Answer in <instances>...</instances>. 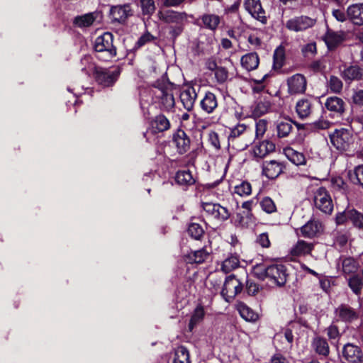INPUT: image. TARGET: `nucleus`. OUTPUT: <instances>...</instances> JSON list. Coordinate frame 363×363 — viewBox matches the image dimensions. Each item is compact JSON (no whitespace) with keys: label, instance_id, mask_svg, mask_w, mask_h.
<instances>
[{"label":"nucleus","instance_id":"nucleus-32","mask_svg":"<svg viewBox=\"0 0 363 363\" xmlns=\"http://www.w3.org/2000/svg\"><path fill=\"white\" fill-rule=\"evenodd\" d=\"M96 18V15L94 13H89L82 16L75 17L74 23L80 28L89 27L93 24Z\"/></svg>","mask_w":363,"mask_h":363},{"label":"nucleus","instance_id":"nucleus-55","mask_svg":"<svg viewBox=\"0 0 363 363\" xmlns=\"http://www.w3.org/2000/svg\"><path fill=\"white\" fill-rule=\"evenodd\" d=\"M234 219L235 225L245 227L247 226L251 221L252 216H245L242 211V213H237Z\"/></svg>","mask_w":363,"mask_h":363},{"label":"nucleus","instance_id":"nucleus-40","mask_svg":"<svg viewBox=\"0 0 363 363\" xmlns=\"http://www.w3.org/2000/svg\"><path fill=\"white\" fill-rule=\"evenodd\" d=\"M361 69L357 66H351L345 69L342 72V77L345 80H358L362 78Z\"/></svg>","mask_w":363,"mask_h":363},{"label":"nucleus","instance_id":"nucleus-29","mask_svg":"<svg viewBox=\"0 0 363 363\" xmlns=\"http://www.w3.org/2000/svg\"><path fill=\"white\" fill-rule=\"evenodd\" d=\"M342 40V35L332 30H328L325 35V42L330 50L335 48Z\"/></svg>","mask_w":363,"mask_h":363},{"label":"nucleus","instance_id":"nucleus-37","mask_svg":"<svg viewBox=\"0 0 363 363\" xmlns=\"http://www.w3.org/2000/svg\"><path fill=\"white\" fill-rule=\"evenodd\" d=\"M81 65L82 71L87 75H90L92 73L96 74V70L99 69L93 62L92 57L89 55H85L82 58Z\"/></svg>","mask_w":363,"mask_h":363},{"label":"nucleus","instance_id":"nucleus-28","mask_svg":"<svg viewBox=\"0 0 363 363\" xmlns=\"http://www.w3.org/2000/svg\"><path fill=\"white\" fill-rule=\"evenodd\" d=\"M341 263L342 269L345 275L354 274L358 269V263L352 257H340L338 266Z\"/></svg>","mask_w":363,"mask_h":363},{"label":"nucleus","instance_id":"nucleus-17","mask_svg":"<svg viewBox=\"0 0 363 363\" xmlns=\"http://www.w3.org/2000/svg\"><path fill=\"white\" fill-rule=\"evenodd\" d=\"M110 14L114 21L124 23L127 18L133 15V12L129 4H124L112 6Z\"/></svg>","mask_w":363,"mask_h":363},{"label":"nucleus","instance_id":"nucleus-11","mask_svg":"<svg viewBox=\"0 0 363 363\" xmlns=\"http://www.w3.org/2000/svg\"><path fill=\"white\" fill-rule=\"evenodd\" d=\"M119 74L120 71L118 69L111 71L99 68L96 70L95 78L97 83L103 87H109L116 82Z\"/></svg>","mask_w":363,"mask_h":363},{"label":"nucleus","instance_id":"nucleus-38","mask_svg":"<svg viewBox=\"0 0 363 363\" xmlns=\"http://www.w3.org/2000/svg\"><path fill=\"white\" fill-rule=\"evenodd\" d=\"M240 264L239 258L237 255H230L222 262L221 269L225 273H228L236 269Z\"/></svg>","mask_w":363,"mask_h":363},{"label":"nucleus","instance_id":"nucleus-50","mask_svg":"<svg viewBox=\"0 0 363 363\" xmlns=\"http://www.w3.org/2000/svg\"><path fill=\"white\" fill-rule=\"evenodd\" d=\"M154 86L160 91H172L177 89L176 84L169 82L164 76L161 79L157 81Z\"/></svg>","mask_w":363,"mask_h":363},{"label":"nucleus","instance_id":"nucleus-22","mask_svg":"<svg viewBox=\"0 0 363 363\" xmlns=\"http://www.w3.org/2000/svg\"><path fill=\"white\" fill-rule=\"evenodd\" d=\"M311 347L318 355L326 357L330 354L328 342L327 340L323 337H315L311 342Z\"/></svg>","mask_w":363,"mask_h":363},{"label":"nucleus","instance_id":"nucleus-51","mask_svg":"<svg viewBox=\"0 0 363 363\" xmlns=\"http://www.w3.org/2000/svg\"><path fill=\"white\" fill-rule=\"evenodd\" d=\"M350 179L353 183L363 186V165L354 168V172L350 174Z\"/></svg>","mask_w":363,"mask_h":363},{"label":"nucleus","instance_id":"nucleus-3","mask_svg":"<svg viewBox=\"0 0 363 363\" xmlns=\"http://www.w3.org/2000/svg\"><path fill=\"white\" fill-rule=\"evenodd\" d=\"M330 142L339 150H346L352 143L351 131L347 128L336 129L330 134Z\"/></svg>","mask_w":363,"mask_h":363},{"label":"nucleus","instance_id":"nucleus-42","mask_svg":"<svg viewBox=\"0 0 363 363\" xmlns=\"http://www.w3.org/2000/svg\"><path fill=\"white\" fill-rule=\"evenodd\" d=\"M252 272L256 278L264 281L267 279L268 266L264 263L257 264L252 267Z\"/></svg>","mask_w":363,"mask_h":363},{"label":"nucleus","instance_id":"nucleus-59","mask_svg":"<svg viewBox=\"0 0 363 363\" xmlns=\"http://www.w3.org/2000/svg\"><path fill=\"white\" fill-rule=\"evenodd\" d=\"M332 184L335 189L345 194L347 189V184L341 177H337L332 179Z\"/></svg>","mask_w":363,"mask_h":363},{"label":"nucleus","instance_id":"nucleus-63","mask_svg":"<svg viewBox=\"0 0 363 363\" xmlns=\"http://www.w3.org/2000/svg\"><path fill=\"white\" fill-rule=\"evenodd\" d=\"M331 91H340L342 87L341 80L336 77H331L329 82Z\"/></svg>","mask_w":363,"mask_h":363},{"label":"nucleus","instance_id":"nucleus-45","mask_svg":"<svg viewBox=\"0 0 363 363\" xmlns=\"http://www.w3.org/2000/svg\"><path fill=\"white\" fill-rule=\"evenodd\" d=\"M285 59L284 50L281 47L277 48L274 53V64L273 68L274 69H280L284 65Z\"/></svg>","mask_w":363,"mask_h":363},{"label":"nucleus","instance_id":"nucleus-53","mask_svg":"<svg viewBox=\"0 0 363 363\" xmlns=\"http://www.w3.org/2000/svg\"><path fill=\"white\" fill-rule=\"evenodd\" d=\"M350 221L355 227L363 230V214L362 213L352 208Z\"/></svg>","mask_w":363,"mask_h":363},{"label":"nucleus","instance_id":"nucleus-64","mask_svg":"<svg viewBox=\"0 0 363 363\" xmlns=\"http://www.w3.org/2000/svg\"><path fill=\"white\" fill-rule=\"evenodd\" d=\"M333 16L339 22H345L348 18L344 11L341 9H334L332 12Z\"/></svg>","mask_w":363,"mask_h":363},{"label":"nucleus","instance_id":"nucleus-7","mask_svg":"<svg viewBox=\"0 0 363 363\" xmlns=\"http://www.w3.org/2000/svg\"><path fill=\"white\" fill-rule=\"evenodd\" d=\"M287 275L284 265L277 264L268 265L267 279L272 284L277 286H284L286 282Z\"/></svg>","mask_w":363,"mask_h":363},{"label":"nucleus","instance_id":"nucleus-52","mask_svg":"<svg viewBox=\"0 0 363 363\" xmlns=\"http://www.w3.org/2000/svg\"><path fill=\"white\" fill-rule=\"evenodd\" d=\"M161 104L163 108L168 110L174 105V99L171 92H162Z\"/></svg>","mask_w":363,"mask_h":363},{"label":"nucleus","instance_id":"nucleus-21","mask_svg":"<svg viewBox=\"0 0 363 363\" xmlns=\"http://www.w3.org/2000/svg\"><path fill=\"white\" fill-rule=\"evenodd\" d=\"M314 245L303 240H298L291 247L290 253L292 256L301 257L306 256L312 252Z\"/></svg>","mask_w":363,"mask_h":363},{"label":"nucleus","instance_id":"nucleus-36","mask_svg":"<svg viewBox=\"0 0 363 363\" xmlns=\"http://www.w3.org/2000/svg\"><path fill=\"white\" fill-rule=\"evenodd\" d=\"M293 130V122L291 121H283L277 124V136L280 138L289 136Z\"/></svg>","mask_w":363,"mask_h":363},{"label":"nucleus","instance_id":"nucleus-26","mask_svg":"<svg viewBox=\"0 0 363 363\" xmlns=\"http://www.w3.org/2000/svg\"><path fill=\"white\" fill-rule=\"evenodd\" d=\"M325 106L328 111L342 114L345 111V103L339 97L331 96L327 99Z\"/></svg>","mask_w":363,"mask_h":363},{"label":"nucleus","instance_id":"nucleus-54","mask_svg":"<svg viewBox=\"0 0 363 363\" xmlns=\"http://www.w3.org/2000/svg\"><path fill=\"white\" fill-rule=\"evenodd\" d=\"M140 6L144 15H152L155 11L153 0H140Z\"/></svg>","mask_w":363,"mask_h":363},{"label":"nucleus","instance_id":"nucleus-58","mask_svg":"<svg viewBox=\"0 0 363 363\" xmlns=\"http://www.w3.org/2000/svg\"><path fill=\"white\" fill-rule=\"evenodd\" d=\"M331 123L324 118H320L311 124L314 130H325L330 128Z\"/></svg>","mask_w":363,"mask_h":363},{"label":"nucleus","instance_id":"nucleus-24","mask_svg":"<svg viewBox=\"0 0 363 363\" xmlns=\"http://www.w3.org/2000/svg\"><path fill=\"white\" fill-rule=\"evenodd\" d=\"M296 112L301 119L309 117L312 113V103L311 100L308 99L298 100L296 104Z\"/></svg>","mask_w":363,"mask_h":363},{"label":"nucleus","instance_id":"nucleus-25","mask_svg":"<svg viewBox=\"0 0 363 363\" xmlns=\"http://www.w3.org/2000/svg\"><path fill=\"white\" fill-rule=\"evenodd\" d=\"M289 91H306V79L301 74H296L289 77L287 80Z\"/></svg>","mask_w":363,"mask_h":363},{"label":"nucleus","instance_id":"nucleus-39","mask_svg":"<svg viewBox=\"0 0 363 363\" xmlns=\"http://www.w3.org/2000/svg\"><path fill=\"white\" fill-rule=\"evenodd\" d=\"M173 363H190L189 351L184 346L175 350Z\"/></svg>","mask_w":363,"mask_h":363},{"label":"nucleus","instance_id":"nucleus-9","mask_svg":"<svg viewBox=\"0 0 363 363\" xmlns=\"http://www.w3.org/2000/svg\"><path fill=\"white\" fill-rule=\"evenodd\" d=\"M246 128L247 126L243 123H238L230 128V132L228 137V145L238 151L245 150L249 145L247 143H238V138L245 132Z\"/></svg>","mask_w":363,"mask_h":363},{"label":"nucleus","instance_id":"nucleus-57","mask_svg":"<svg viewBox=\"0 0 363 363\" xmlns=\"http://www.w3.org/2000/svg\"><path fill=\"white\" fill-rule=\"evenodd\" d=\"M352 214V209L347 208L340 212L336 215V223L337 225H342L346 223L348 220L350 221V216Z\"/></svg>","mask_w":363,"mask_h":363},{"label":"nucleus","instance_id":"nucleus-30","mask_svg":"<svg viewBox=\"0 0 363 363\" xmlns=\"http://www.w3.org/2000/svg\"><path fill=\"white\" fill-rule=\"evenodd\" d=\"M203 110L208 113H212L217 107L218 103L216 96L213 92H206L204 98L201 101Z\"/></svg>","mask_w":363,"mask_h":363},{"label":"nucleus","instance_id":"nucleus-34","mask_svg":"<svg viewBox=\"0 0 363 363\" xmlns=\"http://www.w3.org/2000/svg\"><path fill=\"white\" fill-rule=\"evenodd\" d=\"M205 315L204 308L202 306H198L194 311L193 314L191 317L189 329L192 331L194 327L202 321Z\"/></svg>","mask_w":363,"mask_h":363},{"label":"nucleus","instance_id":"nucleus-14","mask_svg":"<svg viewBox=\"0 0 363 363\" xmlns=\"http://www.w3.org/2000/svg\"><path fill=\"white\" fill-rule=\"evenodd\" d=\"M284 166L282 162L277 160L264 161L262 163V174L268 179L278 177L283 172Z\"/></svg>","mask_w":363,"mask_h":363},{"label":"nucleus","instance_id":"nucleus-18","mask_svg":"<svg viewBox=\"0 0 363 363\" xmlns=\"http://www.w3.org/2000/svg\"><path fill=\"white\" fill-rule=\"evenodd\" d=\"M300 230L302 236L313 238L322 233L323 225L318 220L311 219L301 228Z\"/></svg>","mask_w":363,"mask_h":363},{"label":"nucleus","instance_id":"nucleus-47","mask_svg":"<svg viewBox=\"0 0 363 363\" xmlns=\"http://www.w3.org/2000/svg\"><path fill=\"white\" fill-rule=\"evenodd\" d=\"M260 207L262 211L267 213H272L277 211V207L274 201L268 196L263 198L260 203Z\"/></svg>","mask_w":363,"mask_h":363},{"label":"nucleus","instance_id":"nucleus-6","mask_svg":"<svg viewBox=\"0 0 363 363\" xmlns=\"http://www.w3.org/2000/svg\"><path fill=\"white\" fill-rule=\"evenodd\" d=\"M242 290V283L234 275L225 279L221 291V296L227 302H230Z\"/></svg>","mask_w":363,"mask_h":363},{"label":"nucleus","instance_id":"nucleus-23","mask_svg":"<svg viewBox=\"0 0 363 363\" xmlns=\"http://www.w3.org/2000/svg\"><path fill=\"white\" fill-rule=\"evenodd\" d=\"M275 150V145L269 140H264L255 145L253 147V154L255 157L258 158H263L268 154L274 152Z\"/></svg>","mask_w":363,"mask_h":363},{"label":"nucleus","instance_id":"nucleus-60","mask_svg":"<svg viewBox=\"0 0 363 363\" xmlns=\"http://www.w3.org/2000/svg\"><path fill=\"white\" fill-rule=\"evenodd\" d=\"M256 242L262 247L268 248L270 246V240L267 233L259 234L256 238Z\"/></svg>","mask_w":363,"mask_h":363},{"label":"nucleus","instance_id":"nucleus-46","mask_svg":"<svg viewBox=\"0 0 363 363\" xmlns=\"http://www.w3.org/2000/svg\"><path fill=\"white\" fill-rule=\"evenodd\" d=\"M348 285L354 294H358L362 289L363 283L360 277L353 275L348 279Z\"/></svg>","mask_w":363,"mask_h":363},{"label":"nucleus","instance_id":"nucleus-48","mask_svg":"<svg viewBox=\"0 0 363 363\" xmlns=\"http://www.w3.org/2000/svg\"><path fill=\"white\" fill-rule=\"evenodd\" d=\"M189 235L195 240H200L204 234L202 226L198 223H191L188 228Z\"/></svg>","mask_w":363,"mask_h":363},{"label":"nucleus","instance_id":"nucleus-49","mask_svg":"<svg viewBox=\"0 0 363 363\" xmlns=\"http://www.w3.org/2000/svg\"><path fill=\"white\" fill-rule=\"evenodd\" d=\"M234 192L240 196H249L252 192V186L250 182L243 181L235 186Z\"/></svg>","mask_w":363,"mask_h":363},{"label":"nucleus","instance_id":"nucleus-44","mask_svg":"<svg viewBox=\"0 0 363 363\" xmlns=\"http://www.w3.org/2000/svg\"><path fill=\"white\" fill-rule=\"evenodd\" d=\"M209 257V253L205 249H201L191 252L189 255L191 262L201 264Z\"/></svg>","mask_w":363,"mask_h":363},{"label":"nucleus","instance_id":"nucleus-15","mask_svg":"<svg viewBox=\"0 0 363 363\" xmlns=\"http://www.w3.org/2000/svg\"><path fill=\"white\" fill-rule=\"evenodd\" d=\"M173 143L177 148V152L180 155H183L190 150V138L182 130H178L173 135Z\"/></svg>","mask_w":363,"mask_h":363},{"label":"nucleus","instance_id":"nucleus-19","mask_svg":"<svg viewBox=\"0 0 363 363\" xmlns=\"http://www.w3.org/2000/svg\"><path fill=\"white\" fill-rule=\"evenodd\" d=\"M198 25L211 31H216L220 23V17L214 13H204L198 19Z\"/></svg>","mask_w":363,"mask_h":363},{"label":"nucleus","instance_id":"nucleus-13","mask_svg":"<svg viewBox=\"0 0 363 363\" xmlns=\"http://www.w3.org/2000/svg\"><path fill=\"white\" fill-rule=\"evenodd\" d=\"M245 7L253 18L260 21L262 24L267 23V18L266 13L259 0H245Z\"/></svg>","mask_w":363,"mask_h":363},{"label":"nucleus","instance_id":"nucleus-56","mask_svg":"<svg viewBox=\"0 0 363 363\" xmlns=\"http://www.w3.org/2000/svg\"><path fill=\"white\" fill-rule=\"evenodd\" d=\"M327 335L330 340H337L340 339L341 334L337 325L331 324L325 329Z\"/></svg>","mask_w":363,"mask_h":363},{"label":"nucleus","instance_id":"nucleus-33","mask_svg":"<svg viewBox=\"0 0 363 363\" xmlns=\"http://www.w3.org/2000/svg\"><path fill=\"white\" fill-rule=\"evenodd\" d=\"M175 179L180 185L189 186L195 182V179L189 170H180L177 172Z\"/></svg>","mask_w":363,"mask_h":363},{"label":"nucleus","instance_id":"nucleus-5","mask_svg":"<svg viewBox=\"0 0 363 363\" xmlns=\"http://www.w3.org/2000/svg\"><path fill=\"white\" fill-rule=\"evenodd\" d=\"M170 122L162 114L157 116L150 123V128L143 133L146 140L151 143L155 140V134L169 130Z\"/></svg>","mask_w":363,"mask_h":363},{"label":"nucleus","instance_id":"nucleus-8","mask_svg":"<svg viewBox=\"0 0 363 363\" xmlns=\"http://www.w3.org/2000/svg\"><path fill=\"white\" fill-rule=\"evenodd\" d=\"M336 321L345 323H352L359 318V313L350 306L342 303L334 311Z\"/></svg>","mask_w":363,"mask_h":363},{"label":"nucleus","instance_id":"nucleus-20","mask_svg":"<svg viewBox=\"0 0 363 363\" xmlns=\"http://www.w3.org/2000/svg\"><path fill=\"white\" fill-rule=\"evenodd\" d=\"M348 18L357 26L363 25V4L350 5L347 9Z\"/></svg>","mask_w":363,"mask_h":363},{"label":"nucleus","instance_id":"nucleus-4","mask_svg":"<svg viewBox=\"0 0 363 363\" xmlns=\"http://www.w3.org/2000/svg\"><path fill=\"white\" fill-rule=\"evenodd\" d=\"M202 208L207 216L218 222L227 220L231 215L226 207L217 203H203Z\"/></svg>","mask_w":363,"mask_h":363},{"label":"nucleus","instance_id":"nucleus-43","mask_svg":"<svg viewBox=\"0 0 363 363\" xmlns=\"http://www.w3.org/2000/svg\"><path fill=\"white\" fill-rule=\"evenodd\" d=\"M238 311L242 318L247 321H255L257 318V314L245 304L241 303L238 306Z\"/></svg>","mask_w":363,"mask_h":363},{"label":"nucleus","instance_id":"nucleus-61","mask_svg":"<svg viewBox=\"0 0 363 363\" xmlns=\"http://www.w3.org/2000/svg\"><path fill=\"white\" fill-rule=\"evenodd\" d=\"M267 123L264 119H260L256 122L255 133L257 137H262L267 130Z\"/></svg>","mask_w":363,"mask_h":363},{"label":"nucleus","instance_id":"nucleus-27","mask_svg":"<svg viewBox=\"0 0 363 363\" xmlns=\"http://www.w3.org/2000/svg\"><path fill=\"white\" fill-rule=\"evenodd\" d=\"M241 65L247 71H252L257 68L259 58L256 52H250L241 57Z\"/></svg>","mask_w":363,"mask_h":363},{"label":"nucleus","instance_id":"nucleus-1","mask_svg":"<svg viewBox=\"0 0 363 363\" xmlns=\"http://www.w3.org/2000/svg\"><path fill=\"white\" fill-rule=\"evenodd\" d=\"M113 36L111 33L106 32L103 35L98 36L94 42L95 51L102 55H99V58H103L105 61H108L116 56V49L113 44Z\"/></svg>","mask_w":363,"mask_h":363},{"label":"nucleus","instance_id":"nucleus-16","mask_svg":"<svg viewBox=\"0 0 363 363\" xmlns=\"http://www.w3.org/2000/svg\"><path fill=\"white\" fill-rule=\"evenodd\" d=\"M160 20L167 23L182 24L186 21L187 14L185 12H179L174 10L160 11L157 13Z\"/></svg>","mask_w":363,"mask_h":363},{"label":"nucleus","instance_id":"nucleus-35","mask_svg":"<svg viewBox=\"0 0 363 363\" xmlns=\"http://www.w3.org/2000/svg\"><path fill=\"white\" fill-rule=\"evenodd\" d=\"M181 101L187 111H191L194 105L197 94L196 92H178Z\"/></svg>","mask_w":363,"mask_h":363},{"label":"nucleus","instance_id":"nucleus-31","mask_svg":"<svg viewBox=\"0 0 363 363\" xmlns=\"http://www.w3.org/2000/svg\"><path fill=\"white\" fill-rule=\"evenodd\" d=\"M270 108L271 103L269 101L264 99L263 101H258L252 107V116L255 118H259L267 113Z\"/></svg>","mask_w":363,"mask_h":363},{"label":"nucleus","instance_id":"nucleus-62","mask_svg":"<svg viewBox=\"0 0 363 363\" xmlns=\"http://www.w3.org/2000/svg\"><path fill=\"white\" fill-rule=\"evenodd\" d=\"M228 77V72L227 69L224 67H219L215 71V77L217 81L220 83L224 82Z\"/></svg>","mask_w":363,"mask_h":363},{"label":"nucleus","instance_id":"nucleus-12","mask_svg":"<svg viewBox=\"0 0 363 363\" xmlns=\"http://www.w3.org/2000/svg\"><path fill=\"white\" fill-rule=\"evenodd\" d=\"M315 21L308 16H301L289 20L286 27L292 31L298 32L306 30L314 26Z\"/></svg>","mask_w":363,"mask_h":363},{"label":"nucleus","instance_id":"nucleus-2","mask_svg":"<svg viewBox=\"0 0 363 363\" xmlns=\"http://www.w3.org/2000/svg\"><path fill=\"white\" fill-rule=\"evenodd\" d=\"M313 202L316 208L326 214H330L333 210L331 196L324 187H319L314 191Z\"/></svg>","mask_w":363,"mask_h":363},{"label":"nucleus","instance_id":"nucleus-10","mask_svg":"<svg viewBox=\"0 0 363 363\" xmlns=\"http://www.w3.org/2000/svg\"><path fill=\"white\" fill-rule=\"evenodd\" d=\"M342 357L347 363H362L363 353L360 347L352 343H347L343 346Z\"/></svg>","mask_w":363,"mask_h":363},{"label":"nucleus","instance_id":"nucleus-41","mask_svg":"<svg viewBox=\"0 0 363 363\" xmlns=\"http://www.w3.org/2000/svg\"><path fill=\"white\" fill-rule=\"evenodd\" d=\"M286 156L292 163L297 166L306 164L305 155L293 149H289L286 151Z\"/></svg>","mask_w":363,"mask_h":363}]
</instances>
